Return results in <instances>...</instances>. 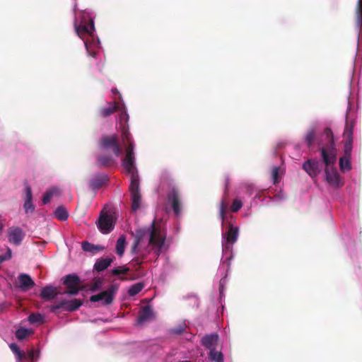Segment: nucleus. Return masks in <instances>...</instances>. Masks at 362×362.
Listing matches in <instances>:
<instances>
[{"label":"nucleus","instance_id":"obj_45","mask_svg":"<svg viewBox=\"0 0 362 362\" xmlns=\"http://www.w3.org/2000/svg\"><path fill=\"white\" fill-rule=\"evenodd\" d=\"M142 261H143V259H141L139 257H136V258H134L132 262H131V264L133 265V266H136V265H140L141 263H142Z\"/></svg>","mask_w":362,"mask_h":362},{"label":"nucleus","instance_id":"obj_51","mask_svg":"<svg viewBox=\"0 0 362 362\" xmlns=\"http://www.w3.org/2000/svg\"><path fill=\"white\" fill-rule=\"evenodd\" d=\"M179 362H190V361H180Z\"/></svg>","mask_w":362,"mask_h":362},{"label":"nucleus","instance_id":"obj_49","mask_svg":"<svg viewBox=\"0 0 362 362\" xmlns=\"http://www.w3.org/2000/svg\"><path fill=\"white\" fill-rule=\"evenodd\" d=\"M4 260H6V258L4 257L3 256H0V264L2 263Z\"/></svg>","mask_w":362,"mask_h":362},{"label":"nucleus","instance_id":"obj_16","mask_svg":"<svg viewBox=\"0 0 362 362\" xmlns=\"http://www.w3.org/2000/svg\"><path fill=\"white\" fill-rule=\"evenodd\" d=\"M219 337L218 334L214 333L204 335L201 339V344L206 349H216L215 347L218 344Z\"/></svg>","mask_w":362,"mask_h":362},{"label":"nucleus","instance_id":"obj_9","mask_svg":"<svg viewBox=\"0 0 362 362\" xmlns=\"http://www.w3.org/2000/svg\"><path fill=\"white\" fill-rule=\"evenodd\" d=\"M167 201L171 205L175 215H179L181 212L180 194L176 187L173 186L168 192Z\"/></svg>","mask_w":362,"mask_h":362},{"label":"nucleus","instance_id":"obj_4","mask_svg":"<svg viewBox=\"0 0 362 362\" xmlns=\"http://www.w3.org/2000/svg\"><path fill=\"white\" fill-rule=\"evenodd\" d=\"M63 283L67 289L64 293L71 296L77 295L80 291L87 288V285L82 284L81 279L76 274L66 275Z\"/></svg>","mask_w":362,"mask_h":362},{"label":"nucleus","instance_id":"obj_20","mask_svg":"<svg viewBox=\"0 0 362 362\" xmlns=\"http://www.w3.org/2000/svg\"><path fill=\"white\" fill-rule=\"evenodd\" d=\"M26 199L23 205L25 213H33L35 211V206L33 204V194L30 185H25Z\"/></svg>","mask_w":362,"mask_h":362},{"label":"nucleus","instance_id":"obj_25","mask_svg":"<svg viewBox=\"0 0 362 362\" xmlns=\"http://www.w3.org/2000/svg\"><path fill=\"white\" fill-rule=\"evenodd\" d=\"M115 163L114 158L110 156H99L97 158V164L100 167H110Z\"/></svg>","mask_w":362,"mask_h":362},{"label":"nucleus","instance_id":"obj_34","mask_svg":"<svg viewBox=\"0 0 362 362\" xmlns=\"http://www.w3.org/2000/svg\"><path fill=\"white\" fill-rule=\"evenodd\" d=\"M59 192V190L57 188L51 189L50 190L45 192V194L43 195L42 202L44 204H47L49 203L52 199V197L57 194Z\"/></svg>","mask_w":362,"mask_h":362},{"label":"nucleus","instance_id":"obj_48","mask_svg":"<svg viewBox=\"0 0 362 362\" xmlns=\"http://www.w3.org/2000/svg\"><path fill=\"white\" fill-rule=\"evenodd\" d=\"M112 93L115 95L116 94H119V91L116 89V88H112Z\"/></svg>","mask_w":362,"mask_h":362},{"label":"nucleus","instance_id":"obj_1","mask_svg":"<svg viewBox=\"0 0 362 362\" xmlns=\"http://www.w3.org/2000/svg\"><path fill=\"white\" fill-rule=\"evenodd\" d=\"M124 144L127 145V148L126 155L122 160V166L127 173L131 175V182L129 189L131 194L132 209L136 211L140 208L141 195L140 192L138 170L135 167L133 139H132L131 141H126Z\"/></svg>","mask_w":362,"mask_h":362},{"label":"nucleus","instance_id":"obj_17","mask_svg":"<svg viewBox=\"0 0 362 362\" xmlns=\"http://www.w3.org/2000/svg\"><path fill=\"white\" fill-rule=\"evenodd\" d=\"M108 181L107 176L105 174L94 175L89 182V187L93 190H96L105 185Z\"/></svg>","mask_w":362,"mask_h":362},{"label":"nucleus","instance_id":"obj_37","mask_svg":"<svg viewBox=\"0 0 362 362\" xmlns=\"http://www.w3.org/2000/svg\"><path fill=\"white\" fill-rule=\"evenodd\" d=\"M103 283V280L100 278H95L93 282L90 287V290L93 292L99 290Z\"/></svg>","mask_w":362,"mask_h":362},{"label":"nucleus","instance_id":"obj_18","mask_svg":"<svg viewBox=\"0 0 362 362\" xmlns=\"http://www.w3.org/2000/svg\"><path fill=\"white\" fill-rule=\"evenodd\" d=\"M59 294H60V292L57 288L49 285L42 288L40 298L45 300H49L54 299Z\"/></svg>","mask_w":362,"mask_h":362},{"label":"nucleus","instance_id":"obj_8","mask_svg":"<svg viewBox=\"0 0 362 362\" xmlns=\"http://www.w3.org/2000/svg\"><path fill=\"white\" fill-rule=\"evenodd\" d=\"M129 115L124 110H121L119 114V129L121 131L123 143L131 141L132 136L129 131Z\"/></svg>","mask_w":362,"mask_h":362},{"label":"nucleus","instance_id":"obj_11","mask_svg":"<svg viewBox=\"0 0 362 362\" xmlns=\"http://www.w3.org/2000/svg\"><path fill=\"white\" fill-rule=\"evenodd\" d=\"M355 127V122L350 119L349 115H346L345 127L343 132V136L345 139L344 145L353 146V131Z\"/></svg>","mask_w":362,"mask_h":362},{"label":"nucleus","instance_id":"obj_41","mask_svg":"<svg viewBox=\"0 0 362 362\" xmlns=\"http://www.w3.org/2000/svg\"><path fill=\"white\" fill-rule=\"evenodd\" d=\"M279 167H274L272 168V176L274 184H276V183L279 182Z\"/></svg>","mask_w":362,"mask_h":362},{"label":"nucleus","instance_id":"obj_30","mask_svg":"<svg viewBox=\"0 0 362 362\" xmlns=\"http://www.w3.org/2000/svg\"><path fill=\"white\" fill-rule=\"evenodd\" d=\"M54 216L59 221H65L67 219L69 214L66 208L60 206L55 210Z\"/></svg>","mask_w":362,"mask_h":362},{"label":"nucleus","instance_id":"obj_6","mask_svg":"<svg viewBox=\"0 0 362 362\" xmlns=\"http://www.w3.org/2000/svg\"><path fill=\"white\" fill-rule=\"evenodd\" d=\"M118 290V286L115 284H112L109 288L98 294L90 296V300L91 302L103 301L104 305H110L113 300V296Z\"/></svg>","mask_w":362,"mask_h":362},{"label":"nucleus","instance_id":"obj_32","mask_svg":"<svg viewBox=\"0 0 362 362\" xmlns=\"http://www.w3.org/2000/svg\"><path fill=\"white\" fill-rule=\"evenodd\" d=\"M32 334L31 329L21 327L16 331V336L18 339L23 340Z\"/></svg>","mask_w":362,"mask_h":362},{"label":"nucleus","instance_id":"obj_22","mask_svg":"<svg viewBox=\"0 0 362 362\" xmlns=\"http://www.w3.org/2000/svg\"><path fill=\"white\" fill-rule=\"evenodd\" d=\"M119 105L117 103H108V106L105 107H101L99 110L98 115L101 117H107L119 109Z\"/></svg>","mask_w":362,"mask_h":362},{"label":"nucleus","instance_id":"obj_29","mask_svg":"<svg viewBox=\"0 0 362 362\" xmlns=\"http://www.w3.org/2000/svg\"><path fill=\"white\" fill-rule=\"evenodd\" d=\"M316 136V130L314 127H311L307 133L305 135V141L308 145V147L311 146L315 140Z\"/></svg>","mask_w":362,"mask_h":362},{"label":"nucleus","instance_id":"obj_12","mask_svg":"<svg viewBox=\"0 0 362 362\" xmlns=\"http://www.w3.org/2000/svg\"><path fill=\"white\" fill-rule=\"evenodd\" d=\"M94 30V22L92 18L89 19L88 23H86V20H81V24L76 25V31L81 38H83L86 35H92Z\"/></svg>","mask_w":362,"mask_h":362},{"label":"nucleus","instance_id":"obj_21","mask_svg":"<svg viewBox=\"0 0 362 362\" xmlns=\"http://www.w3.org/2000/svg\"><path fill=\"white\" fill-rule=\"evenodd\" d=\"M18 278L20 282L19 287L23 291H28L35 285L34 281L27 274H21Z\"/></svg>","mask_w":362,"mask_h":362},{"label":"nucleus","instance_id":"obj_15","mask_svg":"<svg viewBox=\"0 0 362 362\" xmlns=\"http://www.w3.org/2000/svg\"><path fill=\"white\" fill-rule=\"evenodd\" d=\"M238 235V228L230 224L228 230L225 235L226 243H223V251L230 250V246L237 241Z\"/></svg>","mask_w":362,"mask_h":362},{"label":"nucleus","instance_id":"obj_39","mask_svg":"<svg viewBox=\"0 0 362 362\" xmlns=\"http://www.w3.org/2000/svg\"><path fill=\"white\" fill-rule=\"evenodd\" d=\"M186 329V325L185 324H181L178 325L177 327H173L170 329V332L173 334L175 335H180L184 332H185Z\"/></svg>","mask_w":362,"mask_h":362},{"label":"nucleus","instance_id":"obj_14","mask_svg":"<svg viewBox=\"0 0 362 362\" xmlns=\"http://www.w3.org/2000/svg\"><path fill=\"white\" fill-rule=\"evenodd\" d=\"M25 234L19 227H11L8 229V239L9 243L19 245L23 240Z\"/></svg>","mask_w":362,"mask_h":362},{"label":"nucleus","instance_id":"obj_26","mask_svg":"<svg viewBox=\"0 0 362 362\" xmlns=\"http://www.w3.org/2000/svg\"><path fill=\"white\" fill-rule=\"evenodd\" d=\"M356 24L359 29V35L362 33V0H358L356 11Z\"/></svg>","mask_w":362,"mask_h":362},{"label":"nucleus","instance_id":"obj_36","mask_svg":"<svg viewBox=\"0 0 362 362\" xmlns=\"http://www.w3.org/2000/svg\"><path fill=\"white\" fill-rule=\"evenodd\" d=\"M28 321L31 324L42 323L44 321V317L40 313H32L28 317Z\"/></svg>","mask_w":362,"mask_h":362},{"label":"nucleus","instance_id":"obj_24","mask_svg":"<svg viewBox=\"0 0 362 362\" xmlns=\"http://www.w3.org/2000/svg\"><path fill=\"white\" fill-rule=\"evenodd\" d=\"M64 310L69 312L76 310L82 305V301L79 299H72L70 300H64Z\"/></svg>","mask_w":362,"mask_h":362},{"label":"nucleus","instance_id":"obj_3","mask_svg":"<svg viewBox=\"0 0 362 362\" xmlns=\"http://www.w3.org/2000/svg\"><path fill=\"white\" fill-rule=\"evenodd\" d=\"M145 237H149V244L158 248H161L164 244L165 238L161 235L160 228L156 226V221H153L148 228H139L136 230L135 240L132 248L135 253L136 247Z\"/></svg>","mask_w":362,"mask_h":362},{"label":"nucleus","instance_id":"obj_43","mask_svg":"<svg viewBox=\"0 0 362 362\" xmlns=\"http://www.w3.org/2000/svg\"><path fill=\"white\" fill-rule=\"evenodd\" d=\"M60 308L64 309V300H62L61 302L57 303L56 305H52L50 307V311L52 313H56L57 310Z\"/></svg>","mask_w":362,"mask_h":362},{"label":"nucleus","instance_id":"obj_44","mask_svg":"<svg viewBox=\"0 0 362 362\" xmlns=\"http://www.w3.org/2000/svg\"><path fill=\"white\" fill-rule=\"evenodd\" d=\"M38 355H39V351L37 350H34V349L30 350L28 353V358L32 361L35 359L38 356Z\"/></svg>","mask_w":362,"mask_h":362},{"label":"nucleus","instance_id":"obj_52","mask_svg":"<svg viewBox=\"0 0 362 362\" xmlns=\"http://www.w3.org/2000/svg\"><path fill=\"white\" fill-rule=\"evenodd\" d=\"M231 258H232V255H230V256L228 258V260H230Z\"/></svg>","mask_w":362,"mask_h":362},{"label":"nucleus","instance_id":"obj_35","mask_svg":"<svg viewBox=\"0 0 362 362\" xmlns=\"http://www.w3.org/2000/svg\"><path fill=\"white\" fill-rule=\"evenodd\" d=\"M228 211V203L225 200H221L219 206V216L222 221V223L224 222L226 218V214Z\"/></svg>","mask_w":362,"mask_h":362},{"label":"nucleus","instance_id":"obj_7","mask_svg":"<svg viewBox=\"0 0 362 362\" xmlns=\"http://www.w3.org/2000/svg\"><path fill=\"white\" fill-rule=\"evenodd\" d=\"M115 221L111 214L107 213L101 212L97 226L99 230L103 234L110 233L115 227Z\"/></svg>","mask_w":362,"mask_h":362},{"label":"nucleus","instance_id":"obj_28","mask_svg":"<svg viewBox=\"0 0 362 362\" xmlns=\"http://www.w3.org/2000/svg\"><path fill=\"white\" fill-rule=\"evenodd\" d=\"M82 249L83 251L90 252L94 254L99 250H102L103 247H100V245H95L87 241H84L82 243Z\"/></svg>","mask_w":362,"mask_h":362},{"label":"nucleus","instance_id":"obj_38","mask_svg":"<svg viewBox=\"0 0 362 362\" xmlns=\"http://www.w3.org/2000/svg\"><path fill=\"white\" fill-rule=\"evenodd\" d=\"M129 271V268L127 267H117L112 270V274L115 276H119L120 274H126Z\"/></svg>","mask_w":362,"mask_h":362},{"label":"nucleus","instance_id":"obj_40","mask_svg":"<svg viewBox=\"0 0 362 362\" xmlns=\"http://www.w3.org/2000/svg\"><path fill=\"white\" fill-rule=\"evenodd\" d=\"M243 206V203L240 200L236 199L233 202V204L230 206V211L232 212H238Z\"/></svg>","mask_w":362,"mask_h":362},{"label":"nucleus","instance_id":"obj_19","mask_svg":"<svg viewBox=\"0 0 362 362\" xmlns=\"http://www.w3.org/2000/svg\"><path fill=\"white\" fill-rule=\"evenodd\" d=\"M153 317V313L152 308L150 305H145L139 311L137 317V322L139 325L144 323L146 321L151 320Z\"/></svg>","mask_w":362,"mask_h":362},{"label":"nucleus","instance_id":"obj_13","mask_svg":"<svg viewBox=\"0 0 362 362\" xmlns=\"http://www.w3.org/2000/svg\"><path fill=\"white\" fill-rule=\"evenodd\" d=\"M303 168L310 177H315L320 173L321 163L318 160L309 159L303 164Z\"/></svg>","mask_w":362,"mask_h":362},{"label":"nucleus","instance_id":"obj_5","mask_svg":"<svg viewBox=\"0 0 362 362\" xmlns=\"http://www.w3.org/2000/svg\"><path fill=\"white\" fill-rule=\"evenodd\" d=\"M100 148L103 151L112 150L117 157H119L122 151L118 138L115 135L102 136L100 141Z\"/></svg>","mask_w":362,"mask_h":362},{"label":"nucleus","instance_id":"obj_10","mask_svg":"<svg viewBox=\"0 0 362 362\" xmlns=\"http://www.w3.org/2000/svg\"><path fill=\"white\" fill-rule=\"evenodd\" d=\"M353 146L344 145V156L339 158L341 171L345 172L351 169V158Z\"/></svg>","mask_w":362,"mask_h":362},{"label":"nucleus","instance_id":"obj_46","mask_svg":"<svg viewBox=\"0 0 362 362\" xmlns=\"http://www.w3.org/2000/svg\"><path fill=\"white\" fill-rule=\"evenodd\" d=\"M161 181H162V182L168 181V175L167 173H165L162 175Z\"/></svg>","mask_w":362,"mask_h":362},{"label":"nucleus","instance_id":"obj_33","mask_svg":"<svg viewBox=\"0 0 362 362\" xmlns=\"http://www.w3.org/2000/svg\"><path fill=\"white\" fill-rule=\"evenodd\" d=\"M144 287V284L143 283H136L129 288L128 293L130 296H134L136 294H138L143 289Z\"/></svg>","mask_w":362,"mask_h":362},{"label":"nucleus","instance_id":"obj_2","mask_svg":"<svg viewBox=\"0 0 362 362\" xmlns=\"http://www.w3.org/2000/svg\"><path fill=\"white\" fill-rule=\"evenodd\" d=\"M324 134L327 141L325 146L320 148V151L322 160L327 167L325 170L326 180L329 185L335 187H341L343 182L341 181L337 169L335 168H329V166L335 163L337 160L334 134L332 129L328 127L325 129Z\"/></svg>","mask_w":362,"mask_h":362},{"label":"nucleus","instance_id":"obj_23","mask_svg":"<svg viewBox=\"0 0 362 362\" xmlns=\"http://www.w3.org/2000/svg\"><path fill=\"white\" fill-rule=\"evenodd\" d=\"M114 259L115 257L98 259L94 264V269L97 272L104 271L111 264Z\"/></svg>","mask_w":362,"mask_h":362},{"label":"nucleus","instance_id":"obj_47","mask_svg":"<svg viewBox=\"0 0 362 362\" xmlns=\"http://www.w3.org/2000/svg\"><path fill=\"white\" fill-rule=\"evenodd\" d=\"M4 257H6V259H9L11 257V249H8L7 253L5 256H3Z\"/></svg>","mask_w":362,"mask_h":362},{"label":"nucleus","instance_id":"obj_27","mask_svg":"<svg viewBox=\"0 0 362 362\" xmlns=\"http://www.w3.org/2000/svg\"><path fill=\"white\" fill-rule=\"evenodd\" d=\"M126 247V237L122 235L119 237L116 243V253L122 257L124 255Z\"/></svg>","mask_w":362,"mask_h":362},{"label":"nucleus","instance_id":"obj_31","mask_svg":"<svg viewBox=\"0 0 362 362\" xmlns=\"http://www.w3.org/2000/svg\"><path fill=\"white\" fill-rule=\"evenodd\" d=\"M209 358L214 362H223V355L221 351L211 349L209 353Z\"/></svg>","mask_w":362,"mask_h":362},{"label":"nucleus","instance_id":"obj_42","mask_svg":"<svg viewBox=\"0 0 362 362\" xmlns=\"http://www.w3.org/2000/svg\"><path fill=\"white\" fill-rule=\"evenodd\" d=\"M10 347H11V350H12L15 354H16L18 355V356L19 359H21V358H23L25 356L24 353L21 352V351L19 350V349H18V347L17 346V345H16V344H11L10 345Z\"/></svg>","mask_w":362,"mask_h":362},{"label":"nucleus","instance_id":"obj_50","mask_svg":"<svg viewBox=\"0 0 362 362\" xmlns=\"http://www.w3.org/2000/svg\"><path fill=\"white\" fill-rule=\"evenodd\" d=\"M90 54L92 57H95V56H96V53H95V52H93L92 53H90Z\"/></svg>","mask_w":362,"mask_h":362}]
</instances>
